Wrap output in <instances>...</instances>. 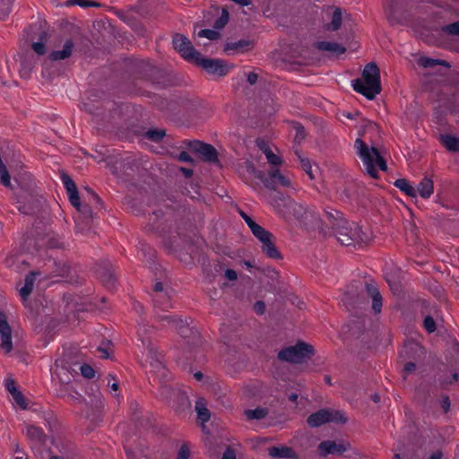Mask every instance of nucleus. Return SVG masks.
Segmentation results:
<instances>
[{"instance_id":"58836bf2","label":"nucleus","mask_w":459,"mask_h":459,"mask_svg":"<svg viewBox=\"0 0 459 459\" xmlns=\"http://www.w3.org/2000/svg\"><path fill=\"white\" fill-rule=\"evenodd\" d=\"M197 36L199 38H206L210 40H215L218 39L220 37V32L215 30H201L198 31Z\"/></svg>"},{"instance_id":"c9c22d12","label":"nucleus","mask_w":459,"mask_h":459,"mask_svg":"<svg viewBox=\"0 0 459 459\" xmlns=\"http://www.w3.org/2000/svg\"><path fill=\"white\" fill-rule=\"evenodd\" d=\"M65 393H67L71 399L75 403H80L84 401L82 395L75 390H72L70 385L63 386V389L60 390V395H65Z\"/></svg>"},{"instance_id":"dca6fc26","label":"nucleus","mask_w":459,"mask_h":459,"mask_svg":"<svg viewBox=\"0 0 459 459\" xmlns=\"http://www.w3.org/2000/svg\"><path fill=\"white\" fill-rule=\"evenodd\" d=\"M61 180L67 191L71 204L76 209H80V196L75 183L65 173L61 174Z\"/></svg>"},{"instance_id":"0eeeda50","label":"nucleus","mask_w":459,"mask_h":459,"mask_svg":"<svg viewBox=\"0 0 459 459\" xmlns=\"http://www.w3.org/2000/svg\"><path fill=\"white\" fill-rule=\"evenodd\" d=\"M346 418L340 411L321 409L308 416L307 421L312 428L319 427L326 422L345 423Z\"/></svg>"},{"instance_id":"f704fd0d","label":"nucleus","mask_w":459,"mask_h":459,"mask_svg":"<svg viewBox=\"0 0 459 459\" xmlns=\"http://www.w3.org/2000/svg\"><path fill=\"white\" fill-rule=\"evenodd\" d=\"M355 91L371 100L381 92L382 88H353Z\"/></svg>"},{"instance_id":"39448f33","label":"nucleus","mask_w":459,"mask_h":459,"mask_svg":"<svg viewBox=\"0 0 459 459\" xmlns=\"http://www.w3.org/2000/svg\"><path fill=\"white\" fill-rule=\"evenodd\" d=\"M314 354L312 345L299 342L294 346L287 347L278 353V359L281 361L301 363L305 359H309Z\"/></svg>"},{"instance_id":"412c9836","label":"nucleus","mask_w":459,"mask_h":459,"mask_svg":"<svg viewBox=\"0 0 459 459\" xmlns=\"http://www.w3.org/2000/svg\"><path fill=\"white\" fill-rule=\"evenodd\" d=\"M73 50L74 43L72 42V40H67L65 42L62 49L53 51L50 54L49 58L53 61L64 60L72 55Z\"/></svg>"},{"instance_id":"6e6552de","label":"nucleus","mask_w":459,"mask_h":459,"mask_svg":"<svg viewBox=\"0 0 459 459\" xmlns=\"http://www.w3.org/2000/svg\"><path fill=\"white\" fill-rule=\"evenodd\" d=\"M253 235L261 242L262 251L266 256L272 259H281V254L275 245V237L262 226Z\"/></svg>"},{"instance_id":"09e8293b","label":"nucleus","mask_w":459,"mask_h":459,"mask_svg":"<svg viewBox=\"0 0 459 459\" xmlns=\"http://www.w3.org/2000/svg\"><path fill=\"white\" fill-rule=\"evenodd\" d=\"M190 455L189 448L186 445H183L178 454L177 459H188Z\"/></svg>"},{"instance_id":"c756f323","label":"nucleus","mask_w":459,"mask_h":459,"mask_svg":"<svg viewBox=\"0 0 459 459\" xmlns=\"http://www.w3.org/2000/svg\"><path fill=\"white\" fill-rule=\"evenodd\" d=\"M394 185L410 197H416V189L405 178H399Z\"/></svg>"},{"instance_id":"a211bd4d","label":"nucleus","mask_w":459,"mask_h":459,"mask_svg":"<svg viewBox=\"0 0 459 459\" xmlns=\"http://www.w3.org/2000/svg\"><path fill=\"white\" fill-rule=\"evenodd\" d=\"M154 291L156 292L153 298L156 307H160L162 310H167L171 307V304L169 301V298L167 294L163 293V284L160 281L154 285Z\"/></svg>"},{"instance_id":"79ce46f5","label":"nucleus","mask_w":459,"mask_h":459,"mask_svg":"<svg viewBox=\"0 0 459 459\" xmlns=\"http://www.w3.org/2000/svg\"><path fill=\"white\" fill-rule=\"evenodd\" d=\"M241 217L244 219L246 223L247 224L248 228L250 229L251 232L254 233L259 227L255 221H254L246 212L243 211L239 212Z\"/></svg>"},{"instance_id":"393cba45","label":"nucleus","mask_w":459,"mask_h":459,"mask_svg":"<svg viewBox=\"0 0 459 459\" xmlns=\"http://www.w3.org/2000/svg\"><path fill=\"white\" fill-rule=\"evenodd\" d=\"M244 75L247 77V82L250 85L260 84L265 85L269 83L264 76V74L261 71L253 70L248 73H245Z\"/></svg>"},{"instance_id":"a18cd8bd","label":"nucleus","mask_w":459,"mask_h":459,"mask_svg":"<svg viewBox=\"0 0 459 459\" xmlns=\"http://www.w3.org/2000/svg\"><path fill=\"white\" fill-rule=\"evenodd\" d=\"M80 370L82 376L88 379L92 378L95 375L94 369L88 364L82 365Z\"/></svg>"},{"instance_id":"ddd939ff","label":"nucleus","mask_w":459,"mask_h":459,"mask_svg":"<svg viewBox=\"0 0 459 459\" xmlns=\"http://www.w3.org/2000/svg\"><path fill=\"white\" fill-rule=\"evenodd\" d=\"M12 333L13 331L7 322L6 316L0 311V348L5 353H9L13 350Z\"/></svg>"},{"instance_id":"bb28decb","label":"nucleus","mask_w":459,"mask_h":459,"mask_svg":"<svg viewBox=\"0 0 459 459\" xmlns=\"http://www.w3.org/2000/svg\"><path fill=\"white\" fill-rule=\"evenodd\" d=\"M317 49L326 52H332L335 54H342L345 52V48L341 45L330 42V41H320L316 44Z\"/></svg>"},{"instance_id":"c03bdc74","label":"nucleus","mask_w":459,"mask_h":459,"mask_svg":"<svg viewBox=\"0 0 459 459\" xmlns=\"http://www.w3.org/2000/svg\"><path fill=\"white\" fill-rule=\"evenodd\" d=\"M85 220H90L93 217L91 208L88 204L82 205L80 204V209H76Z\"/></svg>"},{"instance_id":"423d86ee","label":"nucleus","mask_w":459,"mask_h":459,"mask_svg":"<svg viewBox=\"0 0 459 459\" xmlns=\"http://www.w3.org/2000/svg\"><path fill=\"white\" fill-rule=\"evenodd\" d=\"M157 317L163 326L174 327L183 338H187L191 335H193L194 339L198 337L197 333L189 327V323L186 318L183 319L172 314H157Z\"/></svg>"},{"instance_id":"e2e57ef3","label":"nucleus","mask_w":459,"mask_h":459,"mask_svg":"<svg viewBox=\"0 0 459 459\" xmlns=\"http://www.w3.org/2000/svg\"><path fill=\"white\" fill-rule=\"evenodd\" d=\"M108 379H113L115 380V377L113 375H108ZM108 385L113 390V391H117L118 390V387H119V385L117 382H113V383H110V380H108Z\"/></svg>"},{"instance_id":"c85d7f7f","label":"nucleus","mask_w":459,"mask_h":459,"mask_svg":"<svg viewBox=\"0 0 459 459\" xmlns=\"http://www.w3.org/2000/svg\"><path fill=\"white\" fill-rule=\"evenodd\" d=\"M54 374L59 379L62 385H69L73 376L66 367L56 365Z\"/></svg>"},{"instance_id":"2f4dec72","label":"nucleus","mask_w":459,"mask_h":459,"mask_svg":"<svg viewBox=\"0 0 459 459\" xmlns=\"http://www.w3.org/2000/svg\"><path fill=\"white\" fill-rule=\"evenodd\" d=\"M268 414L266 408H255L254 410L245 411V415L248 420H262Z\"/></svg>"},{"instance_id":"bf43d9fd","label":"nucleus","mask_w":459,"mask_h":459,"mask_svg":"<svg viewBox=\"0 0 459 459\" xmlns=\"http://www.w3.org/2000/svg\"><path fill=\"white\" fill-rule=\"evenodd\" d=\"M254 308L257 314L262 315L265 309L264 303L263 301H256L254 305Z\"/></svg>"},{"instance_id":"864d4df0","label":"nucleus","mask_w":459,"mask_h":459,"mask_svg":"<svg viewBox=\"0 0 459 459\" xmlns=\"http://www.w3.org/2000/svg\"><path fill=\"white\" fill-rule=\"evenodd\" d=\"M30 68H31L30 65H27V63L24 60L21 61L20 74L22 76H23V77L28 76Z\"/></svg>"},{"instance_id":"de8ad7c7","label":"nucleus","mask_w":459,"mask_h":459,"mask_svg":"<svg viewBox=\"0 0 459 459\" xmlns=\"http://www.w3.org/2000/svg\"><path fill=\"white\" fill-rule=\"evenodd\" d=\"M444 31L447 32L448 34L452 35H458L459 34V22H455L450 25H447L444 27Z\"/></svg>"},{"instance_id":"49530a36","label":"nucleus","mask_w":459,"mask_h":459,"mask_svg":"<svg viewBox=\"0 0 459 459\" xmlns=\"http://www.w3.org/2000/svg\"><path fill=\"white\" fill-rule=\"evenodd\" d=\"M295 129H296L295 141L298 142V143H300L306 137L305 128L300 124L296 123L295 124Z\"/></svg>"},{"instance_id":"9b49d317","label":"nucleus","mask_w":459,"mask_h":459,"mask_svg":"<svg viewBox=\"0 0 459 459\" xmlns=\"http://www.w3.org/2000/svg\"><path fill=\"white\" fill-rule=\"evenodd\" d=\"M194 64L200 65L208 73L219 76L225 75L230 71V66L225 62L219 59L204 58L201 54Z\"/></svg>"},{"instance_id":"cd10ccee","label":"nucleus","mask_w":459,"mask_h":459,"mask_svg":"<svg viewBox=\"0 0 459 459\" xmlns=\"http://www.w3.org/2000/svg\"><path fill=\"white\" fill-rule=\"evenodd\" d=\"M441 143L450 152H459V139L451 134H441Z\"/></svg>"},{"instance_id":"72a5a7b5","label":"nucleus","mask_w":459,"mask_h":459,"mask_svg":"<svg viewBox=\"0 0 459 459\" xmlns=\"http://www.w3.org/2000/svg\"><path fill=\"white\" fill-rule=\"evenodd\" d=\"M99 277L107 288L114 287L116 278L110 270H103L99 272Z\"/></svg>"},{"instance_id":"4d7b16f0","label":"nucleus","mask_w":459,"mask_h":459,"mask_svg":"<svg viewBox=\"0 0 459 459\" xmlns=\"http://www.w3.org/2000/svg\"><path fill=\"white\" fill-rule=\"evenodd\" d=\"M441 408L443 409L444 412H447L450 409V400L448 396H443L441 400Z\"/></svg>"},{"instance_id":"a19ab883","label":"nucleus","mask_w":459,"mask_h":459,"mask_svg":"<svg viewBox=\"0 0 459 459\" xmlns=\"http://www.w3.org/2000/svg\"><path fill=\"white\" fill-rule=\"evenodd\" d=\"M12 397L14 401V403L22 410H25L27 408V404L25 402V398L22 395V394L20 391H16L13 394H12Z\"/></svg>"},{"instance_id":"f3484780","label":"nucleus","mask_w":459,"mask_h":459,"mask_svg":"<svg viewBox=\"0 0 459 459\" xmlns=\"http://www.w3.org/2000/svg\"><path fill=\"white\" fill-rule=\"evenodd\" d=\"M367 86H380V71L376 64H368L362 73Z\"/></svg>"},{"instance_id":"5fc2aeb1","label":"nucleus","mask_w":459,"mask_h":459,"mask_svg":"<svg viewBox=\"0 0 459 459\" xmlns=\"http://www.w3.org/2000/svg\"><path fill=\"white\" fill-rule=\"evenodd\" d=\"M178 160L181 162H193V159L186 152H181L178 156Z\"/></svg>"},{"instance_id":"9d476101","label":"nucleus","mask_w":459,"mask_h":459,"mask_svg":"<svg viewBox=\"0 0 459 459\" xmlns=\"http://www.w3.org/2000/svg\"><path fill=\"white\" fill-rule=\"evenodd\" d=\"M188 147L200 155V158L206 162L217 163L218 152L216 149L209 143H205L197 140L190 141Z\"/></svg>"},{"instance_id":"338daca9","label":"nucleus","mask_w":459,"mask_h":459,"mask_svg":"<svg viewBox=\"0 0 459 459\" xmlns=\"http://www.w3.org/2000/svg\"><path fill=\"white\" fill-rule=\"evenodd\" d=\"M180 170L183 172L186 178H190L193 176V170L191 169L180 168Z\"/></svg>"},{"instance_id":"e433bc0d","label":"nucleus","mask_w":459,"mask_h":459,"mask_svg":"<svg viewBox=\"0 0 459 459\" xmlns=\"http://www.w3.org/2000/svg\"><path fill=\"white\" fill-rule=\"evenodd\" d=\"M175 394V390L168 385H160L158 390V395L160 399L169 402Z\"/></svg>"},{"instance_id":"20e7f679","label":"nucleus","mask_w":459,"mask_h":459,"mask_svg":"<svg viewBox=\"0 0 459 459\" xmlns=\"http://www.w3.org/2000/svg\"><path fill=\"white\" fill-rule=\"evenodd\" d=\"M147 332V327L145 325H143L140 326L137 333L139 340L142 342L143 351L146 353V356L149 359L150 366L152 368L154 374H156L157 377L164 381L169 380V373L163 365L161 359L162 356L158 351L156 345L149 338L145 336Z\"/></svg>"},{"instance_id":"774afa93","label":"nucleus","mask_w":459,"mask_h":459,"mask_svg":"<svg viewBox=\"0 0 459 459\" xmlns=\"http://www.w3.org/2000/svg\"><path fill=\"white\" fill-rule=\"evenodd\" d=\"M126 449V455L129 459H134V452L131 449V448H128V447H125Z\"/></svg>"},{"instance_id":"1a4fd4ad","label":"nucleus","mask_w":459,"mask_h":459,"mask_svg":"<svg viewBox=\"0 0 459 459\" xmlns=\"http://www.w3.org/2000/svg\"><path fill=\"white\" fill-rule=\"evenodd\" d=\"M174 48L186 61L194 64L200 53L195 49L189 39L182 34H177L172 40Z\"/></svg>"},{"instance_id":"6ab92c4d","label":"nucleus","mask_w":459,"mask_h":459,"mask_svg":"<svg viewBox=\"0 0 459 459\" xmlns=\"http://www.w3.org/2000/svg\"><path fill=\"white\" fill-rule=\"evenodd\" d=\"M27 437L35 445L43 446L46 443L47 436L43 430L35 426H28L26 428Z\"/></svg>"},{"instance_id":"13d9d810","label":"nucleus","mask_w":459,"mask_h":459,"mask_svg":"<svg viewBox=\"0 0 459 459\" xmlns=\"http://www.w3.org/2000/svg\"><path fill=\"white\" fill-rule=\"evenodd\" d=\"M221 459H237L235 451L231 448H227Z\"/></svg>"},{"instance_id":"37998d69","label":"nucleus","mask_w":459,"mask_h":459,"mask_svg":"<svg viewBox=\"0 0 459 459\" xmlns=\"http://www.w3.org/2000/svg\"><path fill=\"white\" fill-rule=\"evenodd\" d=\"M423 326L428 333H434L436 331V322L430 316H427L423 320Z\"/></svg>"},{"instance_id":"5701e85b","label":"nucleus","mask_w":459,"mask_h":459,"mask_svg":"<svg viewBox=\"0 0 459 459\" xmlns=\"http://www.w3.org/2000/svg\"><path fill=\"white\" fill-rule=\"evenodd\" d=\"M416 195L419 194L422 198H429L434 192L433 181L424 178L417 186Z\"/></svg>"},{"instance_id":"052dcab7","label":"nucleus","mask_w":459,"mask_h":459,"mask_svg":"<svg viewBox=\"0 0 459 459\" xmlns=\"http://www.w3.org/2000/svg\"><path fill=\"white\" fill-rule=\"evenodd\" d=\"M225 277L230 281H235L238 277L237 273L232 269H227L225 271Z\"/></svg>"},{"instance_id":"f8f14e48","label":"nucleus","mask_w":459,"mask_h":459,"mask_svg":"<svg viewBox=\"0 0 459 459\" xmlns=\"http://www.w3.org/2000/svg\"><path fill=\"white\" fill-rule=\"evenodd\" d=\"M351 449V444L347 441H323L318 446L319 454L322 456L328 455H341Z\"/></svg>"},{"instance_id":"ea45409f","label":"nucleus","mask_w":459,"mask_h":459,"mask_svg":"<svg viewBox=\"0 0 459 459\" xmlns=\"http://www.w3.org/2000/svg\"><path fill=\"white\" fill-rule=\"evenodd\" d=\"M245 165L246 169L249 174L254 175L255 178H259L262 182H264V178L265 176L264 172L257 170L251 161H247Z\"/></svg>"},{"instance_id":"6e6d98bb","label":"nucleus","mask_w":459,"mask_h":459,"mask_svg":"<svg viewBox=\"0 0 459 459\" xmlns=\"http://www.w3.org/2000/svg\"><path fill=\"white\" fill-rule=\"evenodd\" d=\"M74 4L81 7L98 6L99 4L95 2H90L87 0H75Z\"/></svg>"},{"instance_id":"473e14b6","label":"nucleus","mask_w":459,"mask_h":459,"mask_svg":"<svg viewBox=\"0 0 459 459\" xmlns=\"http://www.w3.org/2000/svg\"><path fill=\"white\" fill-rule=\"evenodd\" d=\"M166 135V131L160 128H151L145 133V137L152 142L158 143Z\"/></svg>"},{"instance_id":"3c124183","label":"nucleus","mask_w":459,"mask_h":459,"mask_svg":"<svg viewBox=\"0 0 459 459\" xmlns=\"http://www.w3.org/2000/svg\"><path fill=\"white\" fill-rule=\"evenodd\" d=\"M5 388L12 394L14 392L18 391L16 387V383L13 379H6L4 383Z\"/></svg>"},{"instance_id":"2eb2a0df","label":"nucleus","mask_w":459,"mask_h":459,"mask_svg":"<svg viewBox=\"0 0 459 459\" xmlns=\"http://www.w3.org/2000/svg\"><path fill=\"white\" fill-rule=\"evenodd\" d=\"M418 65L424 68H431L438 74H446L451 67L450 64L445 60L431 58L428 56H420Z\"/></svg>"},{"instance_id":"680f3d73","label":"nucleus","mask_w":459,"mask_h":459,"mask_svg":"<svg viewBox=\"0 0 459 459\" xmlns=\"http://www.w3.org/2000/svg\"><path fill=\"white\" fill-rule=\"evenodd\" d=\"M48 245L52 248H63L64 244L60 242L58 239H50Z\"/></svg>"},{"instance_id":"69168bd1","label":"nucleus","mask_w":459,"mask_h":459,"mask_svg":"<svg viewBox=\"0 0 459 459\" xmlns=\"http://www.w3.org/2000/svg\"><path fill=\"white\" fill-rule=\"evenodd\" d=\"M246 46V44L242 41H239L238 43H233V44H229L227 46V49H233V48H242Z\"/></svg>"},{"instance_id":"0e129e2a","label":"nucleus","mask_w":459,"mask_h":459,"mask_svg":"<svg viewBox=\"0 0 459 459\" xmlns=\"http://www.w3.org/2000/svg\"><path fill=\"white\" fill-rule=\"evenodd\" d=\"M416 368V365L413 362H408L404 365L403 371L407 374L411 373Z\"/></svg>"},{"instance_id":"f03ea898","label":"nucleus","mask_w":459,"mask_h":459,"mask_svg":"<svg viewBox=\"0 0 459 459\" xmlns=\"http://www.w3.org/2000/svg\"><path fill=\"white\" fill-rule=\"evenodd\" d=\"M362 290H365L368 296L372 299L373 311L376 314L380 313L383 306V299L377 286L372 281H366L364 286H362V284H359V286H351V289L344 293L343 298L342 299L344 306L349 308L356 304H360L363 298L360 297L359 291Z\"/></svg>"},{"instance_id":"aec40b11","label":"nucleus","mask_w":459,"mask_h":459,"mask_svg":"<svg viewBox=\"0 0 459 459\" xmlns=\"http://www.w3.org/2000/svg\"><path fill=\"white\" fill-rule=\"evenodd\" d=\"M195 410L197 413V420L201 421L202 424L209 421L211 413L207 408V403L204 398L201 397L196 400Z\"/></svg>"},{"instance_id":"f257e3e1","label":"nucleus","mask_w":459,"mask_h":459,"mask_svg":"<svg viewBox=\"0 0 459 459\" xmlns=\"http://www.w3.org/2000/svg\"><path fill=\"white\" fill-rule=\"evenodd\" d=\"M327 216L333 219L331 222L337 240L343 246H357L364 242V233L355 223L350 222L337 211L327 212Z\"/></svg>"},{"instance_id":"4be33fe9","label":"nucleus","mask_w":459,"mask_h":459,"mask_svg":"<svg viewBox=\"0 0 459 459\" xmlns=\"http://www.w3.org/2000/svg\"><path fill=\"white\" fill-rule=\"evenodd\" d=\"M268 454L273 458H295L292 448L287 446H273L268 449Z\"/></svg>"},{"instance_id":"b1692460","label":"nucleus","mask_w":459,"mask_h":459,"mask_svg":"<svg viewBox=\"0 0 459 459\" xmlns=\"http://www.w3.org/2000/svg\"><path fill=\"white\" fill-rule=\"evenodd\" d=\"M37 274V273L31 272L25 277L24 286L20 290V295L23 300L27 299L32 292Z\"/></svg>"},{"instance_id":"8fccbe9b","label":"nucleus","mask_w":459,"mask_h":459,"mask_svg":"<svg viewBox=\"0 0 459 459\" xmlns=\"http://www.w3.org/2000/svg\"><path fill=\"white\" fill-rule=\"evenodd\" d=\"M32 49L38 54V55H43L46 52L45 44L42 42H35L32 44Z\"/></svg>"},{"instance_id":"7ed1b4c3","label":"nucleus","mask_w":459,"mask_h":459,"mask_svg":"<svg viewBox=\"0 0 459 459\" xmlns=\"http://www.w3.org/2000/svg\"><path fill=\"white\" fill-rule=\"evenodd\" d=\"M354 148L356 150L357 154L361 159L368 174L371 178H378V173L376 169V165H377L378 168L383 171H385L387 169L385 160L380 155L379 152L376 147H368L363 140H361L360 138H357L354 143Z\"/></svg>"},{"instance_id":"4468645a","label":"nucleus","mask_w":459,"mask_h":459,"mask_svg":"<svg viewBox=\"0 0 459 459\" xmlns=\"http://www.w3.org/2000/svg\"><path fill=\"white\" fill-rule=\"evenodd\" d=\"M263 183L265 186V187L273 190H275L278 186L283 187L291 186L290 180L287 177L282 175L278 169H272L268 172V177L264 176Z\"/></svg>"},{"instance_id":"7c9ffc66","label":"nucleus","mask_w":459,"mask_h":459,"mask_svg":"<svg viewBox=\"0 0 459 459\" xmlns=\"http://www.w3.org/2000/svg\"><path fill=\"white\" fill-rule=\"evenodd\" d=\"M295 153L299 159V161L300 163V166L302 169L308 175L309 178L312 180L315 178L314 174L312 172V166L310 163V160L304 157L301 152L298 150L295 151Z\"/></svg>"},{"instance_id":"4c0bfd02","label":"nucleus","mask_w":459,"mask_h":459,"mask_svg":"<svg viewBox=\"0 0 459 459\" xmlns=\"http://www.w3.org/2000/svg\"><path fill=\"white\" fill-rule=\"evenodd\" d=\"M342 24V13L339 8H336L333 13L332 22L328 25L327 29L331 30H336L341 27Z\"/></svg>"},{"instance_id":"603ef678","label":"nucleus","mask_w":459,"mask_h":459,"mask_svg":"<svg viewBox=\"0 0 459 459\" xmlns=\"http://www.w3.org/2000/svg\"><path fill=\"white\" fill-rule=\"evenodd\" d=\"M228 22V13L223 10L221 17L216 22L215 26L217 29L222 28Z\"/></svg>"},{"instance_id":"a878e982","label":"nucleus","mask_w":459,"mask_h":459,"mask_svg":"<svg viewBox=\"0 0 459 459\" xmlns=\"http://www.w3.org/2000/svg\"><path fill=\"white\" fill-rule=\"evenodd\" d=\"M257 145L264 153L269 164L278 166L282 163L281 157L273 153V152L264 142H257Z\"/></svg>"}]
</instances>
